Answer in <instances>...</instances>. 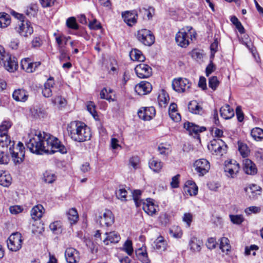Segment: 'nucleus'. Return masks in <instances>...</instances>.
<instances>
[{
    "label": "nucleus",
    "instance_id": "f257e3e1",
    "mask_svg": "<svg viewBox=\"0 0 263 263\" xmlns=\"http://www.w3.org/2000/svg\"><path fill=\"white\" fill-rule=\"evenodd\" d=\"M67 130L70 138L78 142H83L90 139V128L84 123L79 121H73L67 125Z\"/></svg>",
    "mask_w": 263,
    "mask_h": 263
},
{
    "label": "nucleus",
    "instance_id": "f03ea898",
    "mask_svg": "<svg viewBox=\"0 0 263 263\" xmlns=\"http://www.w3.org/2000/svg\"><path fill=\"white\" fill-rule=\"evenodd\" d=\"M14 141L11 140L8 134L0 135V147L9 148L12 158L15 164L23 162L25 156V147L23 144L19 142L15 148Z\"/></svg>",
    "mask_w": 263,
    "mask_h": 263
},
{
    "label": "nucleus",
    "instance_id": "7ed1b4c3",
    "mask_svg": "<svg viewBox=\"0 0 263 263\" xmlns=\"http://www.w3.org/2000/svg\"><path fill=\"white\" fill-rule=\"evenodd\" d=\"M44 136L41 133L30 137L28 141L26 142L27 147L32 153L42 154L45 153V133Z\"/></svg>",
    "mask_w": 263,
    "mask_h": 263
},
{
    "label": "nucleus",
    "instance_id": "20e7f679",
    "mask_svg": "<svg viewBox=\"0 0 263 263\" xmlns=\"http://www.w3.org/2000/svg\"><path fill=\"white\" fill-rule=\"evenodd\" d=\"M45 153L53 154L55 152H60L62 154H66L67 149L61 141L57 138L47 135L45 133Z\"/></svg>",
    "mask_w": 263,
    "mask_h": 263
},
{
    "label": "nucleus",
    "instance_id": "39448f33",
    "mask_svg": "<svg viewBox=\"0 0 263 263\" xmlns=\"http://www.w3.org/2000/svg\"><path fill=\"white\" fill-rule=\"evenodd\" d=\"M0 62H2L5 69L9 72H14L18 67L17 59L7 52L3 46L0 45Z\"/></svg>",
    "mask_w": 263,
    "mask_h": 263
},
{
    "label": "nucleus",
    "instance_id": "423d86ee",
    "mask_svg": "<svg viewBox=\"0 0 263 263\" xmlns=\"http://www.w3.org/2000/svg\"><path fill=\"white\" fill-rule=\"evenodd\" d=\"M208 148L212 154L221 156L226 153L227 146L223 141L218 138L211 141Z\"/></svg>",
    "mask_w": 263,
    "mask_h": 263
},
{
    "label": "nucleus",
    "instance_id": "0eeeda50",
    "mask_svg": "<svg viewBox=\"0 0 263 263\" xmlns=\"http://www.w3.org/2000/svg\"><path fill=\"white\" fill-rule=\"evenodd\" d=\"M186 29L189 32H186L185 30L183 29L176 35V42L181 47H186L190 43V39L192 40V35L191 32H190L192 28L187 26Z\"/></svg>",
    "mask_w": 263,
    "mask_h": 263
},
{
    "label": "nucleus",
    "instance_id": "6e6552de",
    "mask_svg": "<svg viewBox=\"0 0 263 263\" xmlns=\"http://www.w3.org/2000/svg\"><path fill=\"white\" fill-rule=\"evenodd\" d=\"M137 37L139 42L145 46H150L155 42V36L149 30L142 29L138 31Z\"/></svg>",
    "mask_w": 263,
    "mask_h": 263
},
{
    "label": "nucleus",
    "instance_id": "1a4fd4ad",
    "mask_svg": "<svg viewBox=\"0 0 263 263\" xmlns=\"http://www.w3.org/2000/svg\"><path fill=\"white\" fill-rule=\"evenodd\" d=\"M173 89L177 92H184L189 90L191 83L185 78H179L173 80L172 83Z\"/></svg>",
    "mask_w": 263,
    "mask_h": 263
},
{
    "label": "nucleus",
    "instance_id": "9d476101",
    "mask_svg": "<svg viewBox=\"0 0 263 263\" xmlns=\"http://www.w3.org/2000/svg\"><path fill=\"white\" fill-rule=\"evenodd\" d=\"M22 239L21 233L16 232L11 234L7 240L8 249L12 251H17L22 247Z\"/></svg>",
    "mask_w": 263,
    "mask_h": 263
},
{
    "label": "nucleus",
    "instance_id": "9b49d317",
    "mask_svg": "<svg viewBox=\"0 0 263 263\" xmlns=\"http://www.w3.org/2000/svg\"><path fill=\"white\" fill-rule=\"evenodd\" d=\"M15 30L21 36L24 37L30 36L33 32V28L28 20H26L25 22L19 23Z\"/></svg>",
    "mask_w": 263,
    "mask_h": 263
},
{
    "label": "nucleus",
    "instance_id": "f8f14e48",
    "mask_svg": "<svg viewBox=\"0 0 263 263\" xmlns=\"http://www.w3.org/2000/svg\"><path fill=\"white\" fill-rule=\"evenodd\" d=\"M118 65L117 62L112 59L104 56L102 57V69L106 70L108 73L115 74L118 73Z\"/></svg>",
    "mask_w": 263,
    "mask_h": 263
},
{
    "label": "nucleus",
    "instance_id": "ddd939ff",
    "mask_svg": "<svg viewBox=\"0 0 263 263\" xmlns=\"http://www.w3.org/2000/svg\"><path fill=\"white\" fill-rule=\"evenodd\" d=\"M194 167L199 176H203L209 172L210 164L206 159H200L194 162Z\"/></svg>",
    "mask_w": 263,
    "mask_h": 263
},
{
    "label": "nucleus",
    "instance_id": "4468645a",
    "mask_svg": "<svg viewBox=\"0 0 263 263\" xmlns=\"http://www.w3.org/2000/svg\"><path fill=\"white\" fill-rule=\"evenodd\" d=\"M240 166L235 160H230L226 163L224 171L226 175L231 178H234L239 172Z\"/></svg>",
    "mask_w": 263,
    "mask_h": 263
},
{
    "label": "nucleus",
    "instance_id": "2eb2a0df",
    "mask_svg": "<svg viewBox=\"0 0 263 263\" xmlns=\"http://www.w3.org/2000/svg\"><path fill=\"white\" fill-rule=\"evenodd\" d=\"M137 76L140 79L149 78L152 74V69L148 65L141 63L135 68Z\"/></svg>",
    "mask_w": 263,
    "mask_h": 263
},
{
    "label": "nucleus",
    "instance_id": "dca6fc26",
    "mask_svg": "<svg viewBox=\"0 0 263 263\" xmlns=\"http://www.w3.org/2000/svg\"><path fill=\"white\" fill-rule=\"evenodd\" d=\"M155 114V109L153 106L142 107L138 112L139 117L144 121L151 120Z\"/></svg>",
    "mask_w": 263,
    "mask_h": 263
},
{
    "label": "nucleus",
    "instance_id": "f3484780",
    "mask_svg": "<svg viewBox=\"0 0 263 263\" xmlns=\"http://www.w3.org/2000/svg\"><path fill=\"white\" fill-rule=\"evenodd\" d=\"M184 128L188 131L189 134L199 138V134L206 130V128L204 126H199L194 123L186 122L184 124Z\"/></svg>",
    "mask_w": 263,
    "mask_h": 263
},
{
    "label": "nucleus",
    "instance_id": "a211bd4d",
    "mask_svg": "<svg viewBox=\"0 0 263 263\" xmlns=\"http://www.w3.org/2000/svg\"><path fill=\"white\" fill-rule=\"evenodd\" d=\"M65 256L67 263H77L80 259L79 252L73 248H67Z\"/></svg>",
    "mask_w": 263,
    "mask_h": 263
},
{
    "label": "nucleus",
    "instance_id": "6ab92c4d",
    "mask_svg": "<svg viewBox=\"0 0 263 263\" xmlns=\"http://www.w3.org/2000/svg\"><path fill=\"white\" fill-rule=\"evenodd\" d=\"M135 91L139 95H144L149 93L152 90L151 84L146 81H142L135 87Z\"/></svg>",
    "mask_w": 263,
    "mask_h": 263
},
{
    "label": "nucleus",
    "instance_id": "aec40b11",
    "mask_svg": "<svg viewBox=\"0 0 263 263\" xmlns=\"http://www.w3.org/2000/svg\"><path fill=\"white\" fill-rule=\"evenodd\" d=\"M261 188L255 184H252L245 188V191L250 199L257 198L261 194Z\"/></svg>",
    "mask_w": 263,
    "mask_h": 263
},
{
    "label": "nucleus",
    "instance_id": "412c9836",
    "mask_svg": "<svg viewBox=\"0 0 263 263\" xmlns=\"http://www.w3.org/2000/svg\"><path fill=\"white\" fill-rule=\"evenodd\" d=\"M114 222V216L112 212L108 210H106L103 216L100 217V224L102 226L108 227Z\"/></svg>",
    "mask_w": 263,
    "mask_h": 263
},
{
    "label": "nucleus",
    "instance_id": "4be33fe9",
    "mask_svg": "<svg viewBox=\"0 0 263 263\" xmlns=\"http://www.w3.org/2000/svg\"><path fill=\"white\" fill-rule=\"evenodd\" d=\"M243 170L248 175H254L257 173V168L255 164L249 159L243 160Z\"/></svg>",
    "mask_w": 263,
    "mask_h": 263
},
{
    "label": "nucleus",
    "instance_id": "5701e85b",
    "mask_svg": "<svg viewBox=\"0 0 263 263\" xmlns=\"http://www.w3.org/2000/svg\"><path fill=\"white\" fill-rule=\"evenodd\" d=\"M143 210L149 215L153 216L156 213V206L150 198L142 203Z\"/></svg>",
    "mask_w": 263,
    "mask_h": 263
},
{
    "label": "nucleus",
    "instance_id": "b1692460",
    "mask_svg": "<svg viewBox=\"0 0 263 263\" xmlns=\"http://www.w3.org/2000/svg\"><path fill=\"white\" fill-rule=\"evenodd\" d=\"M124 21L127 24L132 26L137 22V14L135 11H126L122 14Z\"/></svg>",
    "mask_w": 263,
    "mask_h": 263
},
{
    "label": "nucleus",
    "instance_id": "393cba45",
    "mask_svg": "<svg viewBox=\"0 0 263 263\" xmlns=\"http://www.w3.org/2000/svg\"><path fill=\"white\" fill-rule=\"evenodd\" d=\"M12 97L16 101L25 102L28 99V95L25 89L19 88L13 91Z\"/></svg>",
    "mask_w": 263,
    "mask_h": 263
},
{
    "label": "nucleus",
    "instance_id": "a878e982",
    "mask_svg": "<svg viewBox=\"0 0 263 263\" xmlns=\"http://www.w3.org/2000/svg\"><path fill=\"white\" fill-rule=\"evenodd\" d=\"M106 237L103 240V243L108 245L109 243H117L120 239V236L118 233L116 232H110L109 233H106Z\"/></svg>",
    "mask_w": 263,
    "mask_h": 263
},
{
    "label": "nucleus",
    "instance_id": "bb28decb",
    "mask_svg": "<svg viewBox=\"0 0 263 263\" xmlns=\"http://www.w3.org/2000/svg\"><path fill=\"white\" fill-rule=\"evenodd\" d=\"M101 98L106 99L110 102L115 100V95L113 89L109 87H105L103 88L100 92Z\"/></svg>",
    "mask_w": 263,
    "mask_h": 263
},
{
    "label": "nucleus",
    "instance_id": "cd10ccee",
    "mask_svg": "<svg viewBox=\"0 0 263 263\" xmlns=\"http://www.w3.org/2000/svg\"><path fill=\"white\" fill-rule=\"evenodd\" d=\"M54 85V79L53 77H50L44 84V88L42 90V93L45 97L48 98L52 95L51 88Z\"/></svg>",
    "mask_w": 263,
    "mask_h": 263
},
{
    "label": "nucleus",
    "instance_id": "c85d7f7f",
    "mask_svg": "<svg viewBox=\"0 0 263 263\" xmlns=\"http://www.w3.org/2000/svg\"><path fill=\"white\" fill-rule=\"evenodd\" d=\"M221 116L224 119H230L234 116V111L230 105L226 104L220 109Z\"/></svg>",
    "mask_w": 263,
    "mask_h": 263
},
{
    "label": "nucleus",
    "instance_id": "c756f323",
    "mask_svg": "<svg viewBox=\"0 0 263 263\" xmlns=\"http://www.w3.org/2000/svg\"><path fill=\"white\" fill-rule=\"evenodd\" d=\"M184 190L191 196L196 195L198 193V186L194 181L188 180L185 183Z\"/></svg>",
    "mask_w": 263,
    "mask_h": 263
},
{
    "label": "nucleus",
    "instance_id": "7c9ffc66",
    "mask_svg": "<svg viewBox=\"0 0 263 263\" xmlns=\"http://www.w3.org/2000/svg\"><path fill=\"white\" fill-rule=\"evenodd\" d=\"M190 250L193 252H199L201 250L202 241L195 237L191 238L189 242Z\"/></svg>",
    "mask_w": 263,
    "mask_h": 263
},
{
    "label": "nucleus",
    "instance_id": "2f4dec72",
    "mask_svg": "<svg viewBox=\"0 0 263 263\" xmlns=\"http://www.w3.org/2000/svg\"><path fill=\"white\" fill-rule=\"evenodd\" d=\"M154 248L160 252L164 251L166 249L167 242L161 236L158 237L154 241Z\"/></svg>",
    "mask_w": 263,
    "mask_h": 263
},
{
    "label": "nucleus",
    "instance_id": "473e14b6",
    "mask_svg": "<svg viewBox=\"0 0 263 263\" xmlns=\"http://www.w3.org/2000/svg\"><path fill=\"white\" fill-rule=\"evenodd\" d=\"M44 209L41 204L34 206L31 210V216L34 220L40 219L43 215Z\"/></svg>",
    "mask_w": 263,
    "mask_h": 263
},
{
    "label": "nucleus",
    "instance_id": "72a5a7b5",
    "mask_svg": "<svg viewBox=\"0 0 263 263\" xmlns=\"http://www.w3.org/2000/svg\"><path fill=\"white\" fill-rule=\"evenodd\" d=\"M148 164L150 168L156 173L159 172L163 166V163L155 158H152L149 160Z\"/></svg>",
    "mask_w": 263,
    "mask_h": 263
},
{
    "label": "nucleus",
    "instance_id": "f704fd0d",
    "mask_svg": "<svg viewBox=\"0 0 263 263\" xmlns=\"http://www.w3.org/2000/svg\"><path fill=\"white\" fill-rule=\"evenodd\" d=\"M34 65H36V63L30 62L29 58L25 59L21 62L22 68L27 72H32L35 70V68H33Z\"/></svg>",
    "mask_w": 263,
    "mask_h": 263
},
{
    "label": "nucleus",
    "instance_id": "c9c22d12",
    "mask_svg": "<svg viewBox=\"0 0 263 263\" xmlns=\"http://www.w3.org/2000/svg\"><path fill=\"white\" fill-rule=\"evenodd\" d=\"M11 177L5 172L0 171V185L7 187L11 183Z\"/></svg>",
    "mask_w": 263,
    "mask_h": 263
},
{
    "label": "nucleus",
    "instance_id": "e433bc0d",
    "mask_svg": "<svg viewBox=\"0 0 263 263\" xmlns=\"http://www.w3.org/2000/svg\"><path fill=\"white\" fill-rule=\"evenodd\" d=\"M238 149L243 158L248 157L250 153V150L247 144L240 141L238 142Z\"/></svg>",
    "mask_w": 263,
    "mask_h": 263
},
{
    "label": "nucleus",
    "instance_id": "4c0bfd02",
    "mask_svg": "<svg viewBox=\"0 0 263 263\" xmlns=\"http://www.w3.org/2000/svg\"><path fill=\"white\" fill-rule=\"evenodd\" d=\"M189 111L195 114H201L202 112V108L196 101H191L188 104Z\"/></svg>",
    "mask_w": 263,
    "mask_h": 263
},
{
    "label": "nucleus",
    "instance_id": "58836bf2",
    "mask_svg": "<svg viewBox=\"0 0 263 263\" xmlns=\"http://www.w3.org/2000/svg\"><path fill=\"white\" fill-rule=\"evenodd\" d=\"M130 57L132 60L143 62L145 60V57L142 52L137 49H133L130 52Z\"/></svg>",
    "mask_w": 263,
    "mask_h": 263
},
{
    "label": "nucleus",
    "instance_id": "ea45409f",
    "mask_svg": "<svg viewBox=\"0 0 263 263\" xmlns=\"http://www.w3.org/2000/svg\"><path fill=\"white\" fill-rule=\"evenodd\" d=\"M58 50L60 53L59 60L61 62L70 60L69 51L67 48H61Z\"/></svg>",
    "mask_w": 263,
    "mask_h": 263
},
{
    "label": "nucleus",
    "instance_id": "a19ab883",
    "mask_svg": "<svg viewBox=\"0 0 263 263\" xmlns=\"http://www.w3.org/2000/svg\"><path fill=\"white\" fill-rule=\"evenodd\" d=\"M136 254L138 259L142 263H149L150 261L145 250L140 248L136 251Z\"/></svg>",
    "mask_w": 263,
    "mask_h": 263
},
{
    "label": "nucleus",
    "instance_id": "79ce46f5",
    "mask_svg": "<svg viewBox=\"0 0 263 263\" xmlns=\"http://www.w3.org/2000/svg\"><path fill=\"white\" fill-rule=\"evenodd\" d=\"M38 11V6L36 4H31L28 6L25 11L26 15L28 17H34Z\"/></svg>",
    "mask_w": 263,
    "mask_h": 263
},
{
    "label": "nucleus",
    "instance_id": "37998d69",
    "mask_svg": "<svg viewBox=\"0 0 263 263\" xmlns=\"http://www.w3.org/2000/svg\"><path fill=\"white\" fill-rule=\"evenodd\" d=\"M57 176L51 171H46L43 174V180L47 183H52L56 179Z\"/></svg>",
    "mask_w": 263,
    "mask_h": 263
},
{
    "label": "nucleus",
    "instance_id": "c03bdc74",
    "mask_svg": "<svg viewBox=\"0 0 263 263\" xmlns=\"http://www.w3.org/2000/svg\"><path fill=\"white\" fill-rule=\"evenodd\" d=\"M68 219L70 223L72 224H75L78 219L79 216L77 211L74 208H71L70 209L67 213Z\"/></svg>",
    "mask_w": 263,
    "mask_h": 263
},
{
    "label": "nucleus",
    "instance_id": "a18cd8bd",
    "mask_svg": "<svg viewBox=\"0 0 263 263\" xmlns=\"http://www.w3.org/2000/svg\"><path fill=\"white\" fill-rule=\"evenodd\" d=\"M10 16L6 13H0V27L5 28L10 24Z\"/></svg>",
    "mask_w": 263,
    "mask_h": 263
},
{
    "label": "nucleus",
    "instance_id": "49530a36",
    "mask_svg": "<svg viewBox=\"0 0 263 263\" xmlns=\"http://www.w3.org/2000/svg\"><path fill=\"white\" fill-rule=\"evenodd\" d=\"M12 125V123L10 120L3 121L0 124V135L8 134V130Z\"/></svg>",
    "mask_w": 263,
    "mask_h": 263
},
{
    "label": "nucleus",
    "instance_id": "de8ad7c7",
    "mask_svg": "<svg viewBox=\"0 0 263 263\" xmlns=\"http://www.w3.org/2000/svg\"><path fill=\"white\" fill-rule=\"evenodd\" d=\"M251 135L254 140L260 141L263 139V129L258 127L253 128L251 130Z\"/></svg>",
    "mask_w": 263,
    "mask_h": 263
},
{
    "label": "nucleus",
    "instance_id": "09e8293b",
    "mask_svg": "<svg viewBox=\"0 0 263 263\" xmlns=\"http://www.w3.org/2000/svg\"><path fill=\"white\" fill-rule=\"evenodd\" d=\"M96 106L95 103L92 101L87 102V109L89 113L96 120L99 119V116L97 114V112L96 110Z\"/></svg>",
    "mask_w": 263,
    "mask_h": 263
},
{
    "label": "nucleus",
    "instance_id": "8fccbe9b",
    "mask_svg": "<svg viewBox=\"0 0 263 263\" xmlns=\"http://www.w3.org/2000/svg\"><path fill=\"white\" fill-rule=\"evenodd\" d=\"M54 36L57 44H58V49H60L61 48H67L65 46L63 45V40H65L66 36L63 34H58L57 33H54Z\"/></svg>",
    "mask_w": 263,
    "mask_h": 263
},
{
    "label": "nucleus",
    "instance_id": "3c124183",
    "mask_svg": "<svg viewBox=\"0 0 263 263\" xmlns=\"http://www.w3.org/2000/svg\"><path fill=\"white\" fill-rule=\"evenodd\" d=\"M158 151L160 154L167 156L171 152L170 145L166 144L161 143L158 147Z\"/></svg>",
    "mask_w": 263,
    "mask_h": 263
},
{
    "label": "nucleus",
    "instance_id": "603ef678",
    "mask_svg": "<svg viewBox=\"0 0 263 263\" xmlns=\"http://www.w3.org/2000/svg\"><path fill=\"white\" fill-rule=\"evenodd\" d=\"M220 248L222 252L230 251L231 246L229 244V240L226 237H222L220 239Z\"/></svg>",
    "mask_w": 263,
    "mask_h": 263
},
{
    "label": "nucleus",
    "instance_id": "864d4df0",
    "mask_svg": "<svg viewBox=\"0 0 263 263\" xmlns=\"http://www.w3.org/2000/svg\"><path fill=\"white\" fill-rule=\"evenodd\" d=\"M170 234L174 238H180L182 237V232L180 227L173 226L170 229Z\"/></svg>",
    "mask_w": 263,
    "mask_h": 263
},
{
    "label": "nucleus",
    "instance_id": "5fc2aeb1",
    "mask_svg": "<svg viewBox=\"0 0 263 263\" xmlns=\"http://www.w3.org/2000/svg\"><path fill=\"white\" fill-rule=\"evenodd\" d=\"M141 195V191L140 190H135L133 192V199L135 201V204L137 207H140L142 205L143 200L140 199V196Z\"/></svg>",
    "mask_w": 263,
    "mask_h": 263
},
{
    "label": "nucleus",
    "instance_id": "6e6d98bb",
    "mask_svg": "<svg viewBox=\"0 0 263 263\" xmlns=\"http://www.w3.org/2000/svg\"><path fill=\"white\" fill-rule=\"evenodd\" d=\"M66 25L68 28L77 30L79 29V25L76 22V19L74 17H70L66 20Z\"/></svg>",
    "mask_w": 263,
    "mask_h": 263
},
{
    "label": "nucleus",
    "instance_id": "4d7b16f0",
    "mask_svg": "<svg viewBox=\"0 0 263 263\" xmlns=\"http://www.w3.org/2000/svg\"><path fill=\"white\" fill-rule=\"evenodd\" d=\"M231 21L232 23L235 26L236 28L237 29L238 31L241 33H243L245 32V28L242 26L240 22L238 20V19L235 16H232L231 18Z\"/></svg>",
    "mask_w": 263,
    "mask_h": 263
},
{
    "label": "nucleus",
    "instance_id": "13d9d810",
    "mask_svg": "<svg viewBox=\"0 0 263 263\" xmlns=\"http://www.w3.org/2000/svg\"><path fill=\"white\" fill-rule=\"evenodd\" d=\"M129 164L135 170L140 167V159L138 156H133L129 160Z\"/></svg>",
    "mask_w": 263,
    "mask_h": 263
},
{
    "label": "nucleus",
    "instance_id": "bf43d9fd",
    "mask_svg": "<svg viewBox=\"0 0 263 263\" xmlns=\"http://www.w3.org/2000/svg\"><path fill=\"white\" fill-rule=\"evenodd\" d=\"M219 82L218 80L217 77L213 76L209 80V86L213 90H215L219 85Z\"/></svg>",
    "mask_w": 263,
    "mask_h": 263
},
{
    "label": "nucleus",
    "instance_id": "052dcab7",
    "mask_svg": "<svg viewBox=\"0 0 263 263\" xmlns=\"http://www.w3.org/2000/svg\"><path fill=\"white\" fill-rule=\"evenodd\" d=\"M231 221L234 224H240L243 221V216L241 215H230Z\"/></svg>",
    "mask_w": 263,
    "mask_h": 263
},
{
    "label": "nucleus",
    "instance_id": "680f3d73",
    "mask_svg": "<svg viewBox=\"0 0 263 263\" xmlns=\"http://www.w3.org/2000/svg\"><path fill=\"white\" fill-rule=\"evenodd\" d=\"M124 250L129 255H131L133 253L132 241L127 240L124 244Z\"/></svg>",
    "mask_w": 263,
    "mask_h": 263
},
{
    "label": "nucleus",
    "instance_id": "e2e57ef3",
    "mask_svg": "<svg viewBox=\"0 0 263 263\" xmlns=\"http://www.w3.org/2000/svg\"><path fill=\"white\" fill-rule=\"evenodd\" d=\"M127 193L126 190L124 189H120L116 193L117 198L121 200H126Z\"/></svg>",
    "mask_w": 263,
    "mask_h": 263
},
{
    "label": "nucleus",
    "instance_id": "0e129e2a",
    "mask_svg": "<svg viewBox=\"0 0 263 263\" xmlns=\"http://www.w3.org/2000/svg\"><path fill=\"white\" fill-rule=\"evenodd\" d=\"M169 98L168 96L163 92L161 95H160L158 97L159 103L160 105H165L168 102Z\"/></svg>",
    "mask_w": 263,
    "mask_h": 263
},
{
    "label": "nucleus",
    "instance_id": "69168bd1",
    "mask_svg": "<svg viewBox=\"0 0 263 263\" xmlns=\"http://www.w3.org/2000/svg\"><path fill=\"white\" fill-rule=\"evenodd\" d=\"M10 160L9 156L4 152L0 151V164H7Z\"/></svg>",
    "mask_w": 263,
    "mask_h": 263
},
{
    "label": "nucleus",
    "instance_id": "338daca9",
    "mask_svg": "<svg viewBox=\"0 0 263 263\" xmlns=\"http://www.w3.org/2000/svg\"><path fill=\"white\" fill-rule=\"evenodd\" d=\"M218 47V43L217 40H215L214 42L212 43L210 46L211 54L210 59H213L215 53L217 51Z\"/></svg>",
    "mask_w": 263,
    "mask_h": 263
},
{
    "label": "nucleus",
    "instance_id": "774afa93",
    "mask_svg": "<svg viewBox=\"0 0 263 263\" xmlns=\"http://www.w3.org/2000/svg\"><path fill=\"white\" fill-rule=\"evenodd\" d=\"M193 215L190 213H185L182 217V220L186 222L187 227H190L192 221Z\"/></svg>",
    "mask_w": 263,
    "mask_h": 263
}]
</instances>
